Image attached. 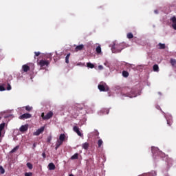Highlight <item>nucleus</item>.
<instances>
[{
	"label": "nucleus",
	"mask_w": 176,
	"mask_h": 176,
	"mask_svg": "<svg viewBox=\"0 0 176 176\" xmlns=\"http://www.w3.org/2000/svg\"><path fill=\"white\" fill-rule=\"evenodd\" d=\"M96 52L98 54H100L101 53V46H98L96 49Z\"/></svg>",
	"instance_id": "5701e85b"
},
{
	"label": "nucleus",
	"mask_w": 176,
	"mask_h": 176,
	"mask_svg": "<svg viewBox=\"0 0 176 176\" xmlns=\"http://www.w3.org/2000/svg\"><path fill=\"white\" fill-rule=\"evenodd\" d=\"M7 90H12V86H10V84H8Z\"/></svg>",
	"instance_id": "4c0bfd02"
},
{
	"label": "nucleus",
	"mask_w": 176,
	"mask_h": 176,
	"mask_svg": "<svg viewBox=\"0 0 176 176\" xmlns=\"http://www.w3.org/2000/svg\"><path fill=\"white\" fill-rule=\"evenodd\" d=\"M70 56H71V54L69 53V54H67V56L65 57V63L67 64H69V57H70Z\"/></svg>",
	"instance_id": "f3484780"
},
{
	"label": "nucleus",
	"mask_w": 176,
	"mask_h": 176,
	"mask_svg": "<svg viewBox=\"0 0 176 176\" xmlns=\"http://www.w3.org/2000/svg\"><path fill=\"white\" fill-rule=\"evenodd\" d=\"M102 144H104V142H102V140L100 139L98 141V148H101V145H102Z\"/></svg>",
	"instance_id": "b1692460"
},
{
	"label": "nucleus",
	"mask_w": 176,
	"mask_h": 176,
	"mask_svg": "<svg viewBox=\"0 0 176 176\" xmlns=\"http://www.w3.org/2000/svg\"><path fill=\"white\" fill-rule=\"evenodd\" d=\"M0 91H5V87L0 85Z\"/></svg>",
	"instance_id": "c9c22d12"
},
{
	"label": "nucleus",
	"mask_w": 176,
	"mask_h": 176,
	"mask_svg": "<svg viewBox=\"0 0 176 176\" xmlns=\"http://www.w3.org/2000/svg\"><path fill=\"white\" fill-rule=\"evenodd\" d=\"M38 56H41V52H34V58H36V57H38Z\"/></svg>",
	"instance_id": "473e14b6"
},
{
	"label": "nucleus",
	"mask_w": 176,
	"mask_h": 176,
	"mask_svg": "<svg viewBox=\"0 0 176 176\" xmlns=\"http://www.w3.org/2000/svg\"><path fill=\"white\" fill-rule=\"evenodd\" d=\"M171 21L173 23H176V17L175 16L172 17L171 18Z\"/></svg>",
	"instance_id": "f704fd0d"
},
{
	"label": "nucleus",
	"mask_w": 176,
	"mask_h": 176,
	"mask_svg": "<svg viewBox=\"0 0 176 176\" xmlns=\"http://www.w3.org/2000/svg\"><path fill=\"white\" fill-rule=\"evenodd\" d=\"M58 140L64 142L65 141V134H60Z\"/></svg>",
	"instance_id": "dca6fc26"
},
{
	"label": "nucleus",
	"mask_w": 176,
	"mask_h": 176,
	"mask_svg": "<svg viewBox=\"0 0 176 176\" xmlns=\"http://www.w3.org/2000/svg\"><path fill=\"white\" fill-rule=\"evenodd\" d=\"M19 130L21 133H24V131H27V130H28V125H22L20 127Z\"/></svg>",
	"instance_id": "9b49d317"
},
{
	"label": "nucleus",
	"mask_w": 176,
	"mask_h": 176,
	"mask_svg": "<svg viewBox=\"0 0 176 176\" xmlns=\"http://www.w3.org/2000/svg\"><path fill=\"white\" fill-rule=\"evenodd\" d=\"M25 176H32V173L30 172V173H25Z\"/></svg>",
	"instance_id": "e433bc0d"
},
{
	"label": "nucleus",
	"mask_w": 176,
	"mask_h": 176,
	"mask_svg": "<svg viewBox=\"0 0 176 176\" xmlns=\"http://www.w3.org/2000/svg\"><path fill=\"white\" fill-rule=\"evenodd\" d=\"M170 64L173 66L176 65V60L175 59H170Z\"/></svg>",
	"instance_id": "7c9ffc66"
},
{
	"label": "nucleus",
	"mask_w": 176,
	"mask_h": 176,
	"mask_svg": "<svg viewBox=\"0 0 176 176\" xmlns=\"http://www.w3.org/2000/svg\"><path fill=\"white\" fill-rule=\"evenodd\" d=\"M121 94L125 96V97H130V98H133V97H135V96H133V91L129 87H124L122 89Z\"/></svg>",
	"instance_id": "f257e3e1"
},
{
	"label": "nucleus",
	"mask_w": 176,
	"mask_h": 176,
	"mask_svg": "<svg viewBox=\"0 0 176 176\" xmlns=\"http://www.w3.org/2000/svg\"><path fill=\"white\" fill-rule=\"evenodd\" d=\"M63 142H61L60 140H57L56 143V147H55V150L57 151V149H58V148H60V146H61V144H63Z\"/></svg>",
	"instance_id": "ddd939ff"
},
{
	"label": "nucleus",
	"mask_w": 176,
	"mask_h": 176,
	"mask_svg": "<svg viewBox=\"0 0 176 176\" xmlns=\"http://www.w3.org/2000/svg\"><path fill=\"white\" fill-rule=\"evenodd\" d=\"M73 131H74V133H76V134H78L79 137H82L83 135V134H82V133L79 130V127H78L77 126H74L73 127Z\"/></svg>",
	"instance_id": "6e6552de"
},
{
	"label": "nucleus",
	"mask_w": 176,
	"mask_h": 176,
	"mask_svg": "<svg viewBox=\"0 0 176 176\" xmlns=\"http://www.w3.org/2000/svg\"><path fill=\"white\" fill-rule=\"evenodd\" d=\"M32 118V116L30 113H24L19 116V119L24 120L25 119H30Z\"/></svg>",
	"instance_id": "0eeeda50"
},
{
	"label": "nucleus",
	"mask_w": 176,
	"mask_h": 176,
	"mask_svg": "<svg viewBox=\"0 0 176 176\" xmlns=\"http://www.w3.org/2000/svg\"><path fill=\"white\" fill-rule=\"evenodd\" d=\"M146 176H156L157 175V173L155 170H152L150 173H145Z\"/></svg>",
	"instance_id": "f8f14e48"
},
{
	"label": "nucleus",
	"mask_w": 176,
	"mask_h": 176,
	"mask_svg": "<svg viewBox=\"0 0 176 176\" xmlns=\"http://www.w3.org/2000/svg\"><path fill=\"white\" fill-rule=\"evenodd\" d=\"M154 12H155V13H156V14H157V13H158L157 10H155Z\"/></svg>",
	"instance_id": "49530a36"
},
{
	"label": "nucleus",
	"mask_w": 176,
	"mask_h": 176,
	"mask_svg": "<svg viewBox=\"0 0 176 176\" xmlns=\"http://www.w3.org/2000/svg\"><path fill=\"white\" fill-rule=\"evenodd\" d=\"M0 120H1V117H0Z\"/></svg>",
	"instance_id": "09e8293b"
},
{
	"label": "nucleus",
	"mask_w": 176,
	"mask_h": 176,
	"mask_svg": "<svg viewBox=\"0 0 176 176\" xmlns=\"http://www.w3.org/2000/svg\"><path fill=\"white\" fill-rule=\"evenodd\" d=\"M19 148H20L19 146H15V147L10 151V153H14V152H16V151L19 149Z\"/></svg>",
	"instance_id": "393cba45"
},
{
	"label": "nucleus",
	"mask_w": 176,
	"mask_h": 176,
	"mask_svg": "<svg viewBox=\"0 0 176 176\" xmlns=\"http://www.w3.org/2000/svg\"><path fill=\"white\" fill-rule=\"evenodd\" d=\"M42 156H43V159H46V153H43Z\"/></svg>",
	"instance_id": "ea45409f"
},
{
	"label": "nucleus",
	"mask_w": 176,
	"mask_h": 176,
	"mask_svg": "<svg viewBox=\"0 0 176 176\" xmlns=\"http://www.w3.org/2000/svg\"><path fill=\"white\" fill-rule=\"evenodd\" d=\"M172 27H173V28L174 30H176V23L173 24V25H172Z\"/></svg>",
	"instance_id": "37998d69"
},
{
	"label": "nucleus",
	"mask_w": 176,
	"mask_h": 176,
	"mask_svg": "<svg viewBox=\"0 0 176 176\" xmlns=\"http://www.w3.org/2000/svg\"><path fill=\"white\" fill-rule=\"evenodd\" d=\"M98 69H104V67H102V65H99Z\"/></svg>",
	"instance_id": "a19ab883"
},
{
	"label": "nucleus",
	"mask_w": 176,
	"mask_h": 176,
	"mask_svg": "<svg viewBox=\"0 0 176 176\" xmlns=\"http://www.w3.org/2000/svg\"><path fill=\"white\" fill-rule=\"evenodd\" d=\"M35 148H36V143L33 144L32 149H35Z\"/></svg>",
	"instance_id": "79ce46f5"
},
{
	"label": "nucleus",
	"mask_w": 176,
	"mask_h": 176,
	"mask_svg": "<svg viewBox=\"0 0 176 176\" xmlns=\"http://www.w3.org/2000/svg\"><path fill=\"white\" fill-rule=\"evenodd\" d=\"M0 173L1 174H5V169L2 166H0Z\"/></svg>",
	"instance_id": "2f4dec72"
},
{
	"label": "nucleus",
	"mask_w": 176,
	"mask_h": 176,
	"mask_svg": "<svg viewBox=\"0 0 176 176\" xmlns=\"http://www.w3.org/2000/svg\"><path fill=\"white\" fill-rule=\"evenodd\" d=\"M27 167H28V168L30 170H32V164L30 163V162H28L27 164H26Z\"/></svg>",
	"instance_id": "c756f323"
},
{
	"label": "nucleus",
	"mask_w": 176,
	"mask_h": 176,
	"mask_svg": "<svg viewBox=\"0 0 176 176\" xmlns=\"http://www.w3.org/2000/svg\"><path fill=\"white\" fill-rule=\"evenodd\" d=\"M153 69L154 72H159V65H154L153 66Z\"/></svg>",
	"instance_id": "a211bd4d"
},
{
	"label": "nucleus",
	"mask_w": 176,
	"mask_h": 176,
	"mask_svg": "<svg viewBox=\"0 0 176 176\" xmlns=\"http://www.w3.org/2000/svg\"><path fill=\"white\" fill-rule=\"evenodd\" d=\"M82 148L83 149H85V151H87V149H89V143L85 142L82 144Z\"/></svg>",
	"instance_id": "aec40b11"
},
{
	"label": "nucleus",
	"mask_w": 176,
	"mask_h": 176,
	"mask_svg": "<svg viewBox=\"0 0 176 176\" xmlns=\"http://www.w3.org/2000/svg\"><path fill=\"white\" fill-rule=\"evenodd\" d=\"M41 118L43 120H49V119L53 118V112L49 111L46 116H45V113H41Z\"/></svg>",
	"instance_id": "20e7f679"
},
{
	"label": "nucleus",
	"mask_w": 176,
	"mask_h": 176,
	"mask_svg": "<svg viewBox=\"0 0 176 176\" xmlns=\"http://www.w3.org/2000/svg\"><path fill=\"white\" fill-rule=\"evenodd\" d=\"M127 38L128 39H133V38H134V35H133L132 33H128Z\"/></svg>",
	"instance_id": "c85d7f7f"
},
{
	"label": "nucleus",
	"mask_w": 176,
	"mask_h": 176,
	"mask_svg": "<svg viewBox=\"0 0 176 176\" xmlns=\"http://www.w3.org/2000/svg\"><path fill=\"white\" fill-rule=\"evenodd\" d=\"M87 66L88 67V68H91V69L94 67V65L91 63H87Z\"/></svg>",
	"instance_id": "bb28decb"
},
{
	"label": "nucleus",
	"mask_w": 176,
	"mask_h": 176,
	"mask_svg": "<svg viewBox=\"0 0 176 176\" xmlns=\"http://www.w3.org/2000/svg\"><path fill=\"white\" fill-rule=\"evenodd\" d=\"M25 109H26L28 112H31V111H32V107L25 106Z\"/></svg>",
	"instance_id": "cd10ccee"
},
{
	"label": "nucleus",
	"mask_w": 176,
	"mask_h": 176,
	"mask_svg": "<svg viewBox=\"0 0 176 176\" xmlns=\"http://www.w3.org/2000/svg\"><path fill=\"white\" fill-rule=\"evenodd\" d=\"M158 46H159V49H160V50L166 49V44H162V43H160L158 44Z\"/></svg>",
	"instance_id": "6ab92c4d"
},
{
	"label": "nucleus",
	"mask_w": 176,
	"mask_h": 176,
	"mask_svg": "<svg viewBox=\"0 0 176 176\" xmlns=\"http://www.w3.org/2000/svg\"><path fill=\"white\" fill-rule=\"evenodd\" d=\"M122 76H124V78H127V77H129V72L124 70V71L122 72Z\"/></svg>",
	"instance_id": "4be33fe9"
},
{
	"label": "nucleus",
	"mask_w": 176,
	"mask_h": 176,
	"mask_svg": "<svg viewBox=\"0 0 176 176\" xmlns=\"http://www.w3.org/2000/svg\"><path fill=\"white\" fill-rule=\"evenodd\" d=\"M98 88L99 89L100 91H109V87L107 85V83L105 82H100L98 85Z\"/></svg>",
	"instance_id": "f03ea898"
},
{
	"label": "nucleus",
	"mask_w": 176,
	"mask_h": 176,
	"mask_svg": "<svg viewBox=\"0 0 176 176\" xmlns=\"http://www.w3.org/2000/svg\"><path fill=\"white\" fill-rule=\"evenodd\" d=\"M31 68L32 69H34V68H35V67L34 66V63L26 64L22 66V69L23 72H28V71H30Z\"/></svg>",
	"instance_id": "7ed1b4c3"
},
{
	"label": "nucleus",
	"mask_w": 176,
	"mask_h": 176,
	"mask_svg": "<svg viewBox=\"0 0 176 176\" xmlns=\"http://www.w3.org/2000/svg\"><path fill=\"white\" fill-rule=\"evenodd\" d=\"M49 170H56V165L53 162H51L48 164Z\"/></svg>",
	"instance_id": "4468645a"
},
{
	"label": "nucleus",
	"mask_w": 176,
	"mask_h": 176,
	"mask_svg": "<svg viewBox=\"0 0 176 176\" xmlns=\"http://www.w3.org/2000/svg\"><path fill=\"white\" fill-rule=\"evenodd\" d=\"M49 64H50V61L43 59L38 63V65H40L41 68H43V67H49Z\"/></svg>",
	"instance_id": "39448f33"
},
{
	"label": "nucleus",
	"mask_w": 176,
	"mask_h": 176,
	"mask_svg": "<svg viewBox=\"0 0 176 176\" xmlns=\"http://www.w3.org/2000/svg\"><path fill=\"white\" fill-rule=\"evenodd\" d=\"M159 155H161V156H162V157L164 156V153H160Z\"/></svg>",
	"instance_id": "c03bdc74"
},
{
	"label": "nucleus",
	"mask_w": 176,
	"mask_h": 176,
	"mask_svg": "<svg viewBox=\"0 0 176 176\" xmlns=\"http://www.w3.org/2000/svg\"><path fill=\"white\" fill-rule=\"evenodd\" d=\"M52 135L48 136L47 139V142L50 143L52 142Z\"/></svg>",
	"instance_id": "72a5a7b5"
},
{
	"label": "nucleus",
	"mask_w": 176,
	"mask_h": 176,
	"mask_svg": "<svg viewBox=\"0 0 176 176\" xmlns=\"http://www.w3.org/2000/svg\"><path fill=\"white\" fill-rule=\"evenodd\" d=\"M98 132L97 131L96 133V135H98Z\"/></svg>",
	"instance_id": "de8ad7c7"
},
{
	"label": "nucleus",
	"mask_w": 176,
	"mask_h": 176,
	"mask_svg": "<svg viewBox=\"0 0 176 176\" xmlns=\"http://www.w3.org/2000/svg\"><path fill=\"white\" fill-rule=\"evenodd\" d=\"M113 49H116V45H113Z\"/></svg>",
	"instance_id": "a18cd8bd"
},
{
	"label": "nucleus",
	"mask_w": 176,
	"mask_h": 176,
	"mask_svg": "<svg viewBox=\"0 0 176 176\" xmlns=\"http://www.w3.org/2000/svg\"><path fill=\"white\" fill-rule=\"evenodd\" d=\"M45 131V126H41L38 129L35 133L34 135H39V134H42V132Z\"/></svg>",
	"instance_id": "1a4fd4ad"
},
{
	"label": "nucleus",
	"mask_w": 176,
	"mask_h": 176,
	"mask_svg": "<svg viewBox=\"0 0 176 176\" xmlns=\"http://www.w3.org/2000/svg\"><path fill=\"white\" fill-rule=\"evenodd\" d=\"M2 134H5V131L0 130V138L2 137Z\"/></svg>",
	"instance_id": "58836bf2"
},
{
	"label": "nucleus",
	"mask_w": 176,
	"mask_h": 176,
	"mask_svg": "<svg viewBox=\"0 0 176 176\" xmlns=\"http://www.w3.org/2000/svg\"><path fill=\"white\" fill-rule=\"evenodd\" d=\"M71 160H76L79 159V154L78 153H75L74 155L71 157Z\"/></svg>",
	"instance_id": "2eb2a0df"
},
{
	"label": "nucleus",
	"mask_w": 176,
	"mask_h": 176,
	"mask_svg": "<svg viewBox=\"0 0 176 176\" xmlns=\"http://www.w3.org/2000/svg\"><path fill=\"white\" fill-rule=\"evenodd\" d=\"M85 48V45L83 44H81L80 45H77L75 48L76 52H80V50H83Z\"/></svg>",
	"instance_id": "9d476101"
},
{
	"label": "nucleus",
	"mask_w": 176,
	"mask_h": 176,
	"mask_svg": "<svg viewBox=\"0 0 176 176\" xmlns=\"http://www.w3.org/2000/svg\"><path fill=\"white\" fill-rule=\"evenodd\" d=\"M156 151H157V148H156V147H151V152L153 155H156Z\"/></svg>",
	"instance_id": "a878e982"
},
{
	"label": "nucleus",
	"mask_w": 176,
	"mask_h": 176,
	"mask_svg": "<svg viewBox=\"0 0 176 176\" xmlns=\"http://www.w3.org/2000/svg\"><path fill=\"white\" fill-rule=\"evenodd\" d=\"M5 125H6L5 122H3L0 124V130L1 131H5Z\"/></svg>",
	"instance_id": "412c9836"
},
{
	"label": "nucleus",
	"mask_w": 176,
	"mask_h": 176,
	"mask_svg": "<svg viewBox=\"0 0 176 176\" xmlns=\"http://www.w3.org/2000/svg\"><path fill=\"white\" fill-rule=\"evenodd\" d=\"M168 126H171L173 124V116L170 115H165Z\"/></svg>",
	"instance_id": "423d86ee"
}]
</instances>
